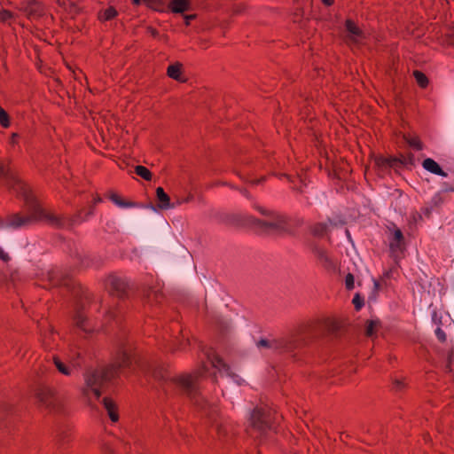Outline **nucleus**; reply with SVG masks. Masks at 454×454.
<instances>
[{
  "label": "nucleus",
  "instance_id": "1",
  "mask_svg": "<svg viewBox=\"0 0 454 454\" xmlns=\"http://www.w3.org/2000/svg\"><path fill=\"white\" fill-rule=\"evenodd\" d=\"M111 366H114L115 369L114 375L120 368L134 366L133 370H136V367H137L145 374L151 375L155 380L162 381L163 389L166 394L175 391L186 396L195 406L204 411L207 416H210L209 410L214 409L212 404L200 394L198 383L199 378L207 370L206 365H203L202 371L196 372L195 375L184 374L176 378H168L161 365L156 361L147 358H133L127 352H123L117 364Z\"/></svg>",
  "mask_w": 454,
  "mask_h": 454
},
{
  "label": "nucleus",
  "instance_id": "2",
  "mask_svg": "<svg viewBox=\"0 0 454 454\" xmlns=\"http://www.w3.org/2000/svg\"><path fill=\"white\" fill-rule=\"evenodd\" d=\"M0 178L12 189L19 196L22 197L27 204L28 213L27 215L12 214L6 219L0 218V229L19 230L28 226L34 221L44 220L50 224L63 228L69 226L82 217V213L76 218L66 220L55 214L43 209L35 200L30 187L23 182L16 179L12 171L4 164L0 163Z\"/></svg>",
  "mask_w": 454,
  "mask_h": 454
},
{
  "label": "nucleus",
  "instance_id": "3",
  "mask_svg": "<svg viewBox=\"0 0 454 454\" xmlns=\"http://www.w3.org/2000/svg\"><path fill=\"white\" fill-rule=\"evenodd\" d=\"M114 366L87 370L83 374L84 385L82 387V392L90 403H92V399H95L103 403L113 422L118 420V415L114 411L115 404L108 397L101 399V394L106 382L114 377Z\"/></svg>",
  "mask_w": 454,
  "mask_h": 454
},
{
  "label": "nucleus",
  "instance_id": "4",
  "mask_svg": "<svg viewBox=\"0 0 454 454\" xmlns=\"http://www.w3.org/2000/svg\"><path fill=\"white\" fill-rule=\"evenodd\" d=\"M254 207L266 219L260 220L253 215H245L244 223L266 234L282 235L289 233L287 220L284 215L258 205H254Z\"/></svg>",
  "mask_w": 454,
  "mask_h": 454
},
{
  "label": "nucleus",
  "instance_id": "5",
  "mask_svg": "<svg viewBox=\"0 0 454 454\" xmlns=\"http://www.w3.org/2000/svg\"><path fill=\"white\" fill-rule=\"evenodd\" d=\"M307 341L303 335L293 334L272 340L261 339L256 342V347L258 348H269L281 354H287L291 356H295L297 351L304 347Z\"/></svg>",
  "mask_w": 454,
  "mask_h": 454
},
{
  "label": "nucleus",
  "instance_id": "6",
  "mask_svg": "<svg viewBox=\"0 0 454 454\" xmlns=\"http://www.w3.org/2000/svg\"><path fill=\"white\" fill-rule=\"evenodd\" d=\"M271 429V411L262 407L254 408L249 413L248 433L252 437H259Z\"/></svg>",
  "mask_w": 454,
  "mask_h": 454
},
{
  "label": "nucleus",
  "instance_id": "7",
  "mask_svg": "<svg viewBox=\"0 0 454 454\" xmlns=\"http://www.w3.org/2000/svg\"><path fill=\"white\" fill-rule=\"evenodd\" d=\"M36 398L40 405L49 412H57L60 410V402L55 390L47 386H42L36 392Z\"/></svg>",
  "mask_w": 454,
  "mask_h": 454
},
{
  "label": "nucleus",
  "instance_id": "8",
  "mask_svg": "<svg viewBox=\"0 0 454 454\" xmlns=\"http://www.w3.org/2000/svg\"><path fill=\"white\" fill-rule=\"evenodd\" d=\"M207 359L211 365L218 371V372L222 375H226L231 379V380L237 385H242L244 380L241 379L239 375L234 373L231 369L227 365L221 357H219L215 353H207Z\"/></svg>",
  "mask_w": 454,
  "mask_h": 454
},
{
  "label": "nucleus",
  "instance_id": "9",
  "mask_svg": "<svg viewBox=\"0 0 454 454\" xmlns=\"http://www.w3.org/2000/svg\"><path fill=\"white\" fill-rule=\"evenodd\" d=\"M311 250L320 263L327 270H334L336 266L335 260L322 247L313 244Z\"/></svg>",
  "mask_w": 454,
  "mask_h": 454
},
{
  "label": "nucleus",
  "instance_id": "10",
  "mask_svg": "<svg viewBox=\"0 0 454 454\" xmlns=\"http://www.w3.org/2000/svg\"><path fill=\"white\" fill-rule=\"evenodd\" d=\"M346 28L348 33V39L355 44L364 43L365 35L351 20H347Z\"/></svg>",
  "mask_w": 454,
  "mask_h": 454
},
{
  "label": "nucleus",
  "instance_id": "11",
  "mask_svg": "<svg viewBox=\"0 0 454 454\" xmlns=\"http://www.w3.org/2000/svg\"><path fill=\"white\" fill-rule=\"evenodd\" d=\"M404 248V237L399 229H395L390 239V249L394 254L402 253Z\"/></svg>",
  "mask_w": 454,
  "mask_h": 454
},
{
  "label": "nucleus",
  "instance_id": "12",
  "mask_svg": "<svg viewBox=\"0 0 454 454\" xmlns=\"http://www.w3.org/2000/svg\"><path fill=\"white\" fill-rule=\"evenodd\" d=\"M109 285L111 286V292L114 295L118 297H123L127 291V284L125 281L119 277H112L109 279Z\"/></svg>",
  "mask_w": 454,
  "mask_h": 454
},
{
  "label": "nucleus",
  "instance_id": "13",
  "mask_svg": "<svg viewBox=\"0 0 454 454\" xmlns=\"http://www.w3.org/2000/svg\"><path fill=\"white\" fill-rule=\"evenodd\" d=\"M423 168L432 174L442 176L444 177L448 176V174L443 171L440 165L431 158H427L422 162Z\"/></svg>",
  "mask_w": 454,
  "mask_h": 454
},
{
  "label": "nucleus",
  "instance_id": "14",
  "mask_svg": "<svg viewBox=\"0 0 454 454\" xmlns=\"http://www.w3.org/2000/svg\"><path fill=\"white\" fill-rule=\"evenodd\" d=\"M156 197L158 200V207L160 209L171 208L173 206L170 203L168 195L164 192L163 188L158 187L156 189Z\"/></svg>",
  "mask_w": 454,
  "mask_h": 454
},
{
  "label": "nucleus",
  "instance_id": "15",
  "mask_svg": "<svg viewBox=\"0 0 454 454\" xmlns=\"http://www.w3.org/2000/svg\"><path fill=\"white\" fill-rule=\"evenodd\" d=\"M171 11L175 13H183L190 10L189 0H172L168 5Z\"/></svg>",
  "mask_w": 454,
  "mask_h": 454
},
{
  "label": "nucleus",
  "instance_id": "16",
  "mask_svg": "<svg viewBox=\"0 0 454 454\" xmlns=\"http://www.w3.org/2000/svg\"><path fill=\"white\" fill-rule=\"evenodd\" d=\"M74 322L77 328L82 330L84 333H89L90 331V327L89 323L87 322L85 315L82 311H76L74 317Z\"/></svg>",
  "mask_w": 454,
  "mask_h": 454
},
{
  "label": "nucleus",
  "instance_id": "17",
  "mask_svg": "<svg viewBox=\"0 0 454 454\" xmlns=\"http://www.w3.org/2000/svg\"><path fill=\"white\" fill-rule=\"evenodd\" d=\"M311 233L316 237H325L330 231V224L328 223H317L310 227Z\"/></svg>",
  "mask_w": 454,
  "mask_h": 454
},
{
  "label": "nucleus",
  "instance_id": "18",
  "mask_svg": "<svg viewBox=\"0 0 454 454\" xmlns=\"http://www.w3.org/2000/svg\"><path fill=\"white\" fill-rule=\"evenodd\" d=\"M181 67L182 65L180 63H175L173 65H170L167 70L168 75L174 80L184 82V80L181 76Z\"/></svg>",
  "mask_w": 454,
  "mask_h": 454
},
{
  "label": "nucleus",
  "instance_id": "19",
  "mask_svg": "<svg viewBox=\"0 0 454 454\" xmlns=\"http://www.w3.org/2000/svg\"><path fill=\"white\" fill-rule=\"evenodd\" d=\"M144 4L155 11L163 12L165 4L161 0H143Z\"/></svg>",
  "mask_w": 454,
  "mask_h": 454
},
{
  "label": "nucleus",
  "instance_id": "20",
  "mask_svg": "<svg viewBox=\"0 0 454 454\" xmlns=\"http://www.w3.org/2000/svg\"><path fill=\"white\" fill-rule=\"evenodd\" d=\"M116 15H117L116 10L114 7L110 6L107 9H106L105 11L101 12L98 14V17L101 20H112L113 18H114Z\"/></svg>",
  "mask_w": 454,
  "mask_h": 454
},
{
  "label": "nucleus",
  "instance_id": "21",
  "mask_svg": "<svg viewBox=\"0 0 454 454\" xmlns=\"http://www.w3.org/2000/svg\"><path fill=\"white\" fill-rule=\"evenodd\" d=\"M54 364L59 372L62 374L67 376L71 374V369L67 367L59 358L54 357Z\"/></svg>",
  "mask_w": 454,
  "mask_h": 454
},
{
  "label": "nucleus",
  "instance_id": "22",
  "mask_svg": "<svg viewBox=\"0 0 454 454\" xmlns=\"http://www.w3.org/2000/svg\"><path fill=\"white\" fill-rule=\"evenodd\" d=\"M111 200L115 204L117 205L118 207H121V208H128V207H134L135 204H133L132 202H126L124 200H122L121 198H119L116 194H113L111 196Z\"/></svg>",
  "mask_w": 454,
  "mask_h": 454
},
{
  "label": "nucleus",
  "instance_id": "23",
  "mask_svg": "<svg viewBox=\"0 0 454 454\" xmlns=\"http://www.w3.org/2000/svg\"><path fill=\"white\" fill-rule=\"evenodd\" d=\"M135 172L137 175H138L139 176L143 177L145 180H150L152 177V174L149 171V169L143 166H137L135 168Z\"/></svg>",
  "mask_w": 454,
  "mask_h": 454
},
{
  "label": "nucleus",
  "instance_id": "24",
  "mask_svg": "<svg viewBox=\"0 0 454 454\" xmlns=\"http://www.w3.org/2000/svg\"><path fill=\"white\" fill-rule=\"evenodd\" d=\"M378 321L376 320H371V321H367L366 322V325H365V334L368 336V337H372L375 331H376V328H377V325H378Z\"/></svg>",
  "mask_w": 454,
  "mask_h": 454
},
{
  "label": "nucleus",
  "instance_id": "25",
  "mask_svg": "<svg viewBox=\"0 0 454 454\" xmlns=\"http://www.w3.org/2000/svg\"><path fill=\"white\" fill-rule=\"evenodd\" d=\"M414 77L420 87L425 88L427 85L428 80L423 73L414 71Z\"/></svg>",
  "mask_w": 454,
  "mask_h": 454
},
{
  "label": "nucleus",
  "instance_id": "26",
  "mask_svg": "<svg viewBox=\"0 0 454 454\" xmlns=\"http://www.w3.org/2000/svg\"><path fill=\"white\" fill-rule=\"evenodd\" d=\"M28 8L31 15L40 16L43 13L42 6L37 2L30 3Z\"/></svg>",
  "mask_w": 454,
  "mask_h": 454
},
{
  "label": "nucleus",
  "instance_id": "27",
  "mask_svg": "<svg viewBox=\"0 0 454 454\" xmlns=\"http://www.w3.org/2000/svg\"><path fill=\"white\" fill-rule=\"evenodd\" d=\"M0 124L4 128H7L10 125L9 115L2 108H0Z\"/></svg>",
  "mask_w": 454,
  "mask_h": 454
},
{
  "label": "nucleus",
  "instance_id": "28",
  "mask_svg": "<svg viewBox=\"0 0 454 454\" xmlns=\"http://www.w3.org/2000/svg\"><path fill=\"white\" fill-rule=\"evenodd\" d=\"M48 278L51 282L53 283V285H59L61 283V277L59 275V273L55 271H48L47 272Z\"/></svg>",
  "mask_w": 454,
  "mask_h": 454
},
{
  "label": "nucleus",
  "instance_id": "29",
  "mask_svg": "<svg viewBox=\"0 0 454 454\" xmlns=\"http://www.w3.org/2000/svg\"><path fill=\"white\" fill-rule=\"evenodd\" d=\"M355 278L351 273H348L345 278V286L348 290H351L354 288Z\"/></svg>",
  "mask_w": 454,
  "mask_h": 454
},
{
  "label": "nucleus",
  "instance_id": "30",
  "mask_svg": "<svg viewBox=\"0 0 454 454\" xmlns=\"http://www.w3.org/2000/svg\"><path fill=\"white\" fill-rule=\"evenodd\" d=\"M441 192H454V182L452 184L443 182L441 184Z\"/></svg>",
  "mask_w": 454,
  "mask_h": 454
},
{
  "label": "nucleus",
  "instance_id": "31",
  "mask_svg": "<svg viewBox=\"0 0 454 454\" xmlns=\"http://www.w3.org/2000/svg\"><path fill=\"white\" fill-rule=\"evenodd\" d=\"M408 144L416 150L422 149L420 142L417 138H408Z\"/></svg>",
  "mask_w": 454,
  "mask_h": 454
},
{
  "label": "nucleus",
  "instance_id": "32",
  "mask_svg": "<svg viewBox=\"0 0 454 454\" xmlns=\"http://www.w3.org/2000/svg\"><path fill=\"white\" fill-rule=\"evenodd\" d=\"M216 324L222 330H226L229 327V323L223 317H217Z\"/></svg>",
  "mask_w": 454,
  "mask_h": 454
},
{
  "label": "nucleus",
  "instance_id": "33",
  "mask_svg": "<svg viewBox=\"0 0 454 454\" xmlns=\"http://www.w3.org/2000/svg\"><path fill=\"white\" fill-rule=\"evenodd\" d=\"M329 224L332 226H341L345 223V220L342 218L338 219H329Z\"/></svg>",
  "mask_w": 454,
  "mask_h": 454
},
{
  "label": "nucleus",
  "instance_id": "34",
  "mask_svg": "<svg viewBox=\"0 0 454 454\" xmlns=\"http://www.w3.org/2000/svg\"><path fill=\"white\" fill-rule=\"evenodd\" d=\"M12 14L8 11L4 10V11L0 12V20H4V21L8 20L9 19L12 18Z\"/></svg>",
  "mask_w": 454,
  "mask_h": 454
},
{
  "label": "nucleus",
  "instance_id": "35",
  "mask_svg": "<svg viewBox=\"0 0 454 454\" xmlns=\"http://www.w3.org/2000/svg\"><path fill=\"white\" fill-rule=\"evenodd\" d=\"M63 436H64V431L63 430H59L57 432L56 439H55V442H56L57 445H59V446L61 445Z\"/></svg>",
  "mask_w": 454,
  "mask_h": 454
},
{
  "label": "nucleus",
  "instance_id": "36",
  "mask_svg": "<svg viewBox=\"0 0 454 454\" xmlns=\"http://www.w3.org/2000/svg\"><path fill=\"white\" fill-rule=\"evenodd\" d=\"M448 42L450 45L454 46V27L450 28L448 34Z\"/></svg>",
  "mask_w": 454,
  "mask_h": 454
},
{
  "label": "nucleus",
  "instance_id": "37",
  "mask_svg": "<svg viewBox=\"0 0 454 454\" xmlns=\"http://www.w3.org/2000/svg\"><path fill=\"white\" fill-rule=\"evenodd\" d=\"M435 334L437 336V338L440 340H445V333H443V331L440 328H437L435 330Z\"/></svg>",
  "mask_w": 454,
  "mask_h": 454
},
{
  "label": "nucleus",
  "instance_id": "38",
  "mask_svg": "<svg viewBox=\"0 0 454 454\" xmlns=\"http://www.w3.org/2000/svg\"><path fill=\"white\" fill-rule=\"evenodd\" d=\"M0 259L4 262L9 261V255L7 253L4 252V250L0 247Z\"/></svg>",
  "mask_w": 454,
  "mask_h": 454
},
{
  "label": "nucleus",
  "instance_id": "39",
  "mask_svg": "<svg viewBox=\"0 0 454 454\" xmlns=\"http://www.w3.org/2000/svg\"><path fill=\"white\" fill-rule=\"evenodd\" d=\"M353 303L356 305V308L359 309L362 306V301H360V298L358 295H356L353 299Z\"/></svg>",
  "mask_w": 454,
  "mask_h": 454
},
{
  "label": "nucleus",
  "instance_id": "40",
  "mask_svg": "<svg viewBox=\"0 0 454 454\" xmlns=\"http://www.w3.org/2000/svg\"><path fill=\"white\" fill-rule=\"evenodd\" d=\"M395 387L396 390L401 389L403 387V381L399 380H395L394 382Z\"/></svg>",
  "mask_w": 454,
  "mask_h": 454
},
{
  "label": "nucleus",
  "instance_id": "41",
  "mask_svg": "<svg viewBox=\"0 0 454 454\" xmlns=\"http://www.w3.org/2000/svg\"><path fill=\"white\" fill-rule=\"evenodd\" d=\"M184 20H185V24L186 25H189L190 21L193 19H195V15L193 14H191V15H184Z\"/></svg>",
  "mask_w": 454,
  "mask_h": 454
},
{
  "label": "nucleus",
  "instance_id": "42",
  "mask_svg": "<svg viewBox=\"0 0 454 454\" xmlns=\"http://www.w3.org/2000/svg\"><path fill=\"white\" fill-rule=\"evenodd\" d=\"M240 192L247 198H250L248 192L246 189L240 190Z\"/></svg>",
  "mask_w": 454,
  "mask_h": 454
},
{
  "label": "nucleus",
  "instance_id": "43",
  "mask_svg": "<svg viewBox=\"0 0 454 454\" xmlns=\"http://www.w3.org/2000/svg\"><path fill=\"white\" fill-rule=\"evenodd\" d=\"M146 207L150 208L151 210H153L154 212L157 211L156 207L154 205H153V204H149Z\"/></svg>",
  "mask_w": 454,
  "mask_h": 454
},
{
  "label": "nucleus",
  "instance_id": "44",
  "mask_svg": "<svg viewBox=\"0 0 454 454\" xmlns=\"http://www.w3.org/2000/svg\"><path fill=\"white\" fill-rule=\"evenodd\" d=\"M450 363L454 364V350L452 351L450 356Z\"/></svg>",
  "mask_w": 454,
  "mask_h": 454
},
{
  "label": "nucleus",
  "instance_id": "45",
  "mask_svg": "<svg viewBox=\"0 0 454 454\" xmlns=\"http://www.w3.org/2000/svg\"><path fill=\"white\" fill-rule=\"evenodd\" d=\"M323 2L326 4V5H331L333 4V0H323Z\"/></svg>",
  "mask_w": 454,
  "mask_h": 454
},
{
  "label": "nucleus",
  "instance_id": "46",
  "mask_svg": "<svg viewBox=\"0 0 454 454\" xmlns=\"http://www.w3.org/2000/svg\"><path fill=\"white\" fill-rule=\"evenodd\" d=\"M92 213H93L92 208H90V209H88V210L86 211V214H85V215H86V216H89V215H92Z\"/></svg>",
  "mask_w": 454,
  "mask_h": 454
},
{
  "label": "nucleus",
  "instance_id": "47",
  "mask_svg": "<svg viewBox=\"0 0 454 454\" xmlns=\"http://www.w3.org/2000/svg\"><path fill=\"white\" fill-rule=\"evenodd\" d=\"M345 234H346L347 238L348 239V240L351 241L350 233H349V231L348 230H345Z\"/></svg>",
  "mask_w": 454,
  "mask_h": 454
},
{
  "label": "nucleus",
  "instance_id": "48",
  "mask_svg": "<svg viewBox=\"0 0 454 454\" xmlns=\"http://www.w3.org/2000/svg\"><path fill=\"white\" fill-rule=\"evenodd\" d=\"M379 288H380V284H379V282L374 281V289H375V290H379Z\"/></svg>",
  "mask_w": 454,
  "mask_h": 454
},
{
  "label": "nucleus",
  "instance_id": "49",
  "mask_svg": "<svg viewBox=\"0 0 454 454\" xmlns=\"http://www.w3.org/2000/svg\"><path fill=\"white\" fill-rule=\"evenodd\" d=\"M132 1H133V4H139L142 0H132Z\"/></svg>",
  "mask_w": 454,
  "mask_h": 454
},
{
  "label": "nucleus",
  "instance_id": "50",
  "mask_svg": "<svg viewBox=\"0 0 454 454\" xmlns=\"http://www.w3.org/2000/svg\"><path fill=\"white\" fill-rule=\"evenodd\" d=\"M132 1H133V4H139L142 0H132Z\"/></svg>",
  "mask_w": 454,
  "mask_h": 454
},
{
  "label": "nucleus",
  "instance_id": "51",
  "mask_svg": "<svg viewBox=\"0 0 454 454\" xmlns=\"http://www.w3.org/2000/svg\"><path fill=\"white\" fill-rule=\"evenodd\" d=\"M260 182H261L260 179H258V180H251V183H253V184H259Z\"/></svg>",
  "mask_w": 454,
  "mask_h": 454
},
{
  "label": "nucleus",
  "instance_id": "52",
  "mask_svg": "<svg viewBox=\"0 0 454 454\" xmlns=\"http://www.w3.org/2000/svg\"><path fill=\"white\" fill-rule=\"evenodd\" d=\"M72 364H73L74 367H78L79 366V364L74 362V361L72 362Z\"/></svg>",
  "mask_w": 454,
  "mask_h": 454
},
{
  "label": "nucleus",
  "instance_id": "53",
  "mask_svg": "<svg viewBox=\"0 0 454 454\" xmlns=\"http://www.w3.org/2000/svg\"><path fill=\"white\" fill-rule=\"evenodd\" d=\"M271 420H272V418H271ZM273 420H276V418H273Z\"/></svg>",
  "mask_w": 454,
  "mask_h": 454
}]
</instances>
